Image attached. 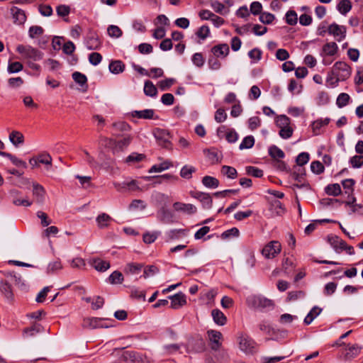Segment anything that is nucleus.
Returning a JSON list of instances; mask_svg holds the SVG:
<instances>
[{
  "label": "nucleus",
  "mask_w": 363,
  "mask_h": 363,
  "mask_svg": "<svg viewBox=\"0 0 363 363\" xmlns=\"http://www.w3.org/2000/svg\"><path fill=\"white\" fill-rule=\"evenodd\" d=\"M0 155L9 158L11 161V162L17 167H22L23 168L27 167L26 162L23 161L21 159H18V157L11 155V153L0 151Z\"/></svg>",
  "instance_id": "cd10ccee"
},
{
  "label": "nucleus",
  "mask_w": 363,
  "mask_h": 363,
  "mask_svg": "<svg viewBox=\"0 0 363 363\" xmlns=\"http://www.w3.org/2000/svg\"><path fill=\"white\" fill-rule=\"evenodd\" d=\"M92 266L99 272H105L110 268V263L101 259H93Z\"/></svg>",
  "instance_id": "c85d7f7f"
},
{
  "label": "nucleus",
  "mask_w": 363,
  "mask_h": 363,
  "mask_svg": "<svg viewBox=\"0 0 363 363\" xmlns=\"http://www.w3.org/2000/svg\"><path fill=\"white\" fill-rule=\"evenodd\" d=\"M355 184V182L352 179H347L342 182V186L345 190V194L350 195L353 192V186Z\"/></svg>",
  "instance_id": "864d4df0"
},
{
  "label": "nucleus",
  "mask_w": 363,
  "mask_h": 363,
  "mask_svg": "<svg viewBox=\"0 0 363 363\" xmlns=\"http://www.w3.org/2000/svg\"><path fill=\"white\" fill-rule=\"evenodd\" d=\"M362 347L358 344H347L345 346V352L343 354L345 360H351L357 357L362 350Z\"/></svg>",
  "instance_id": "9b49d317"
},
{
  "label": "nucleus",
  "mask_w": 363,
  "mask_h": 363,
  "mask_svg": "<svg viewBox=\"0 0 363 363\" xmlns=\"http://www.w3.org/2000/svg\"><path fill=\"white\" fill-rule=\"evenodd\" d=\"M16 51L21 55V58L26 66L35 74L39 75L41 72V67L36 62L43 58L44 53L29 45H18L16 47Z\"/></svg>",
  "instance_id": "f257e3e1"
},
{
  "label": "nucleus",
  "mask_w": 363,
  "mask_h": 363,
  "mask_svg": "<svg viewBox=\"0 0 363 363\" xmlns=\"http://www.w3.org/2000/svg\"><path fill=\"white\" fill-rule=\"evenodd\" d=\"M269 155L274 159H282L284 157V152L276 145H272L269 147Z\"/></svg>",
  "instance_id": "c03bdc74"
},
{
  "label": "nucleus",
  "mask_w": 363,
  "mask_h": 363,
  "mask_svg": "<svg viewBox=\"0 0 363 363\" xmlns=\"http://www.w3.org/2000/svg\"><path fill=\"white\" fill-rule=\"evenodd\" d=\"M213 321L218 325H224L227 322V318L219 309H213L211 311Z\"/></svg>",
  "instance_id": "5701e85b"
},
{
  "label": "nucleus",
  "mask_w": 363,
  "mask_h": 363,
  "mask_svg": "<svg viewBox=\"0 0 363 363\" xmlns=\"http://www.w3.org/2000/svg\"><path fill=\"white\" fill-rule=\"evenodd\" d=\"M62 264L60 259H57L53 262H50L46 268V272L48 274H52L56 273L57 271L62 269Z\"/></svg>",
  "instance_id": "c756f323"
},
{
  "label": "nucleus",
  "mask_w": 363,
  "mask_h": 363,
  "mask_svg": "<svg viewBox=\"0 0 363 363\" xmlns=\"http://www.w3.org/2000/svg\"><path fill=\"white\" fill-rule=\"evenodd\" d=\"M338 52V46L335 42L325 43L322 48V57H331L335 55Z\"/></svg>",
  "instance_id": "dca6fc26"
},
{
  "label": "nucleus",
  "mask_w": 363,
  "mask_h": 363,
  "mask_svg": "<svg viewBox=\"0 0 363 363\" xmlns=\"http://www.w3.org/2000/svg\"><path fill=\"white\" fill-rule=\"evenodd\" d=\"M196 172V168L191 165H184L180 171V176L184 179H190L192 174Z\"/></svg>",
  "instance_id": "a18cd8bd"
},
{
  "label": "nucleus",
  "mask_w": 363,
  "mask_h": 363,
  "mask_svg": "<svg viewBox=\"0 0 363 363\" xmlns=\"http://www.w3.org/2000/svg\"><path fill=\"white\" fill-rule=\"evenodd\" d=\"M154 135L161 146L166 148L170 146L169 134L166 130L157 128L154 132Z\"/></svg>",
  "instance_id": "9d476101"
},
{
  "label": "nucleus",
  "mask_w": 363,
  "mask_h": 363,
  "mask_svg": "<svg viewBox=\"0 0 363 363\" xmlns=\"http://www.w3.org/2000/svg\"><path fill=\"white\" fill-rule=\"evenodd\" d=\"M112 220V218L105 213L99 214L96 218L98 227L101 229L107 228Z\"/></svg>",
  "instance_id": "4be33fe9"
},
{
  "label": "nucleus",
  "mask_w": 363,
  "mask_h": 363,
  "mask_svg": "<svg viewBox=\"0 0 363 363\" xmlns=\"http://www.w3.org/2000/svg\"><path fill=\"white\" fill-rule=\"evenodd\" d=\"M0 291L8 301H12L13 299L11 285L7 281L1 282Z\"/></svg>",
  "instance_id": "412c9836"
},
{
  "label": "nucleus",
  "mask_w": 363,
  "mask_h": 363,
  "mask_svg": "<svg viewBox=\"0 0 363 363\" xmlns=\"http://www.w3.org/2000/svg\"><path fill=\"white\" fill-rule=\"evenodd\" d=\"M286 22L290 26H294L297 23L298 17L296 13L290 10L286 13Z\"/></svg>",
  "instance_id": "5fc2aeb1"
},
{
  "label": "nucleus",
  "mask_w": 363,
  "mask_h": 363,
  "mask_svg": "<svg viewBox=\"0 0 363 363\" xmlns=\"http://www.w3.org/2000/svg\"><path fill=\"white\" fill-rule=\"evenodd\" d=\"M130 116L133 118L140 119L157 120L159 118V117L155 114V110L150 108H147L141 111H133L130 113Z\"/></svg>",
  "instance_id": "f8f14e48"
},
{
  "label": "nucleus",
  "mask_w": 363,
  "mask_h": 363,
  "mask_svg": "<svg viewBox=\"0 0 363 363\" xmlns=\"http://www.w3.org/2000/svg\"><path fill=\"white\" fill-rule=\"evenodd\" d=\"M187 230L184 229H172L167 233L169 240H177L182 236L186 235Z\"/></svg>",
  "instance_id": "c9c22d12"
},
{
  "label": "nucleus",
  "mask_w": 363,
  "mask_h": 363,
  "mask_svg": "<svg viewBox=\"0 0 363 363\" xmlns=\"http://www.w3.org/2000/svg\"><path fill=\"white\" fill-rule=\"evenodd\" d=\"M171 167H172V163L169 160H166L160 164L153 165L150 169L149 172H161L164 170L169 169Z\"/></svg>",
  "instance_id": "e433bc0d"
},
{
  "label": "nucleus",
  "mask_w": 363,
  "mask_h": 363,
  "mask_svg": "<svg viewBox=\"0 0 363 363\" xmlns=\"http://www.w3.org/2000/svg\"><path fill=\"white\" fill-rule=\"evenodd\" d=\"M269 210L272 211V213L276 216H281L286 211L283 204L279 201L276 199L271 201Z\"/></svg>",
  "instance_id": "b1692460"
},
{
  "label": "nucleus",
  "mask_w": 363,
  "mask_h": 363,
  "mask_svg": "<svg viewBox=\"0 0 363 363\" xmlns=\"http://www.w3.org/2000/svg\"><path fill=\"white\" fill-rule=\"evenodd\" d=\"M23 69V65L20 62H12L11 60H9L7 71L9 74L18 73L22 71Z\"/></svg>",
  "instance_id": "79ce46f5"
},
{
  "label": "nucleus",
  "mask_w": 363,
  "mask_h": 363,
  "mask_svg": "<svg viewBox=\"0 0 363 363\" xmlns=\"http://www.w3.org/2000/svg\"><path fill=\"white\" fill-rule=\"evenodd\" d=\"M113 186L120 192L135 191L140 189L138 182L136 180L125 181L122 183L114 182Z\"/></svg>",
  "instance_id": "6e6552de"
},
{
  "label": "nucleus",
  "mask_w": 363,
  "mask_h": 363,
  "mask_svg": "<svg viewBox=\"0 0 363 363\" xmlns=\"http://www.w3.org/2000/svg\"><path fill=\"white\" fill-rule=\"evenodd\" d=\"M72 78L76 83L80 84L81 86L84 85L87 82L86 77L79 72H74L72 74Z\"/></svg>",
  "instance_id": "338daca9"
},
{
  "label": "nucleus",
  "mask_w": 363,
  "mask_h": 363,
  "mask_svg": "<svg viewBox=\"0 0 363 363\" xmlns=\"http://www.w3.org/2000/svg\"><path fill=\"white\" fill-rule=\"evenodd\" d=\"M211 6L216 13L221 15H226L228 13L229 10L221 2L215 0L211 2Z\"/></svg>",
  "instance_id": "7c9ffc66"
},
{
  "label": "nucleus",
  "mask_w": 363,
  "mask_h": 363,
  "mask_svg": "<svg viewBox=\"0 0 363 363\" xmlns=\"http://www.w3.org/2000/svg\"><path fill=\"white\" fill-rule=\"evenodd\" d=\"M171 300L170 307L173 309H179L186 304V296L182 292H179L168 297Z\"/></svg>",
  "instance_id": "ddd939ff"
},
{
  "label": "nucleus",
  "mask_w": 363,
  "mask_h": 363,
  "mask_svg": "<svg viewBox=\"0 0 363 363\" xmlns=\"http://www.w3.org/2000/svg\"><path fill=\"white\" fill-rule=\"evenodd\" d=\"M156 177L159 179L157 182L159 184L167 182H174L178 180V177L171 174H164L160 176H157Z\"/></svg>",
  "instance_id": "bf43d9fd"
},
{
  "label": "nucleus",
  "mask_w": 363,
  "mask_h": 363,
  "mask_svg": "<svg viewBox=\"0 0 363 363\" xmlns=\"http://www.w3.org/2000/svg\"><path fill=\"white\" fill-rule=\"evenodd\" d=\"M9 140L14 146L18 147L23 143L24 136L19 131L13 130L9 135Z\"/></svg>",
  "instance_id": "bb28decb"
},
{
  "label": "nucleus",
  "mask_w": 363,
  "mask_h": 363,
  "mask_svg": "<svg viewBox=\"0 0 363 363\" xmlns=\"http://www.w3.org/2000/svg\"><path fill=\"white\" fill-rule=\"evenodd\" d=\"M196 35L201 40H205L210 35V29L208 26H202L196 31Z\"/></svg>",
  "instance_id": "6e6d98bb"
},
{
  "label": "nucleus",
  "mask_w": 363,
  "mask_h": 363,
  "mask_svg": "<svg viewBox=\"0 0 363 363\" xmlns=\"http://www.w3.org/2000/svg\"><path fill=\"white\" fill-rule=\"evenodd\" d=\"M211 52L216 57H225L229 53V47L228 44L223 43L216 45L212 48Z\"/></svg>",
  "instance_id": "f3484780"
},
{
  "label": "nucleus",
  "mask_w": 363,
  "mask_h": 363,
  "mask_svg": "<svg viewBox=\"0 0 363 363\" xmlns=\"http://www.w3.org/2000/svg\"><path fill=\"white\" fill-rule=\"evenodd\" d=\"M221 173L229 179H235L238 175L237 170L234 167L227 165L222 167Z\"/></svg>",
  "instance_id": "49530a36"
},
{
  "label": "nucleus",
  "mask_w": 363,
  "mask_h": 363,
  "mask_svg": "<svg viewBox=\"0 0 363 363\" xmlns=\"http://www.w3.org/2000/svg\"><path fill=\"white\" fill-rule=\"evenodd\" d=\"M83 326L91 329L101 328V320L97 318H85L83 321Z\"/></svg>",
  "instance_id": "72a5a7b5"
},
{
  "label": "nucleus",
  "mask_w": 363,
  "mask_h": 363,
  "mask_svg": "<svg viewBox=\"0 0 363 363\" xmlns=\"http://www.w3.org/2000/svg\"><path fill=\"white\" fill-rule=\"evenodd\" d=\"M281 245L279 241L268 242L262 250V255L267 259H273L281 252Z\"/></svg>",
  "instance_id": "20e7f679"
},
{
  "label": "nucleus",
  "mask_w": 363,
  "mask_h": 363,
  "mask_svg": "<svg viewBox=\"0 0 363 363\" xmlns=\"http://www.w3.org/2000/svg\"><path fill=\"white\" fill-rule=\"evenodd\" d=\"M108 34L112 38H119L122 35V30L121 28L114 25L109 26L107 29Z\"/></svg>",
  "instance_id": "13d9d810"
},
{
  "label": "nucleus",
  "mask_w": 363,
  "mask_h": 363,
  "mask_svg": "<svg viewBox=\"0 0 363 363\" xmlns=\"http://www.w3.org/2000/svg\"><path fill=\"white\" fill-rule=\"evenodd\" d=\"M144 93L146 96L155 97L157 94V89L151 81H146L144 84Z\"/></svg>",
  "instance_id": "f704fd0d"
},
{
  "label": "nucleus",
  "mask_w": 363,
  "mask_h": 363,
  "mask_svg": "<svg viewBox=\"0 0 363 363\" xmlns=\"http://www.w3.org/2000/svg\"><path fill=\"white\" fill-rule=\"evenodd\" d=\"M160 232L146 233L143 235V241L147 244H151L155 241Z\"/></svg>",
  "instance_id": "680f3d73"
},
{
  "label": "nucleus",
  "mask_w": 363,
  "mask_h": 363,
  "mask_svg": "<svg viewBox=\"0 0 363 363\" xmlns=\"http://www.w3.org/2000/svg\"><path fill=\"white\" fill-rule=\"evenodd\" d=\"M246 302L250 308L260 311L274 308L273 301L261 295H250L247 298Z\"/></svg>",
  "instance_id": "f03ea898"
},
{
  "label": "nucleus",
  "mask_w": 363,
  "mask_h": 363,
  "mask_svg": "<svg viewBox=\"0 0 363 363\" xmlns=\"http://www.w3.org/2000/svg\"><path fill=\"white\" fill-rule=\"evenodd\" d=\"M331 71L333 74L336 75L341 81L347 79L352 73V69L350 65L343 61L336 62Z\"/></svg>",
  "instance_id": "7ed1b4c3"
},
{
  "label": "nucleus",
  "mask_w": 363,
  "mask_h": 363,
  "mask_svg": "<svg viewBox=\"0 0 363 363\" xmlns=\"http://www.w3.org/2000/svg\"><path fill=\"white\" fill-rule=\"evenodd\" d=\"M324 169L323 164L319 161H313L311 164V171L316 174L323 173L324 172Z\"/></svg>",
  "instance_id": "0e129e2a"
},
{
  "label": "nucleus",
  "mask_w": 363,
  "mask_h": 363,
  "mask_svg": "<svg viewBox=\"0 0 363 363\" xmlns=\"http://www.w3.org/2000/svg\"><path fill=\"white\" fill-rule=\"evenodd\" d=\"M248 56L254 63H257L262 58V51L258 48H254L248 52Z\"/></svg>",
  "instance_id": "052dcab7"
},
{
  "label": "nucleus",
  "mask_w": 363,
  "mask_h": 363,
  "mask_svg": "<svg viewBox=\"0 0 363 363\" xmlns=\"http://www.w3.org/2000/svg\"><path fill=\"white\" fill-rule=\"evenodd\" d=\"M33 194L35 198L36 202L42 203L45 199V191L43 186L39 184H33Z\"/></svg>",
  "instance_id": "6ab92c4d"
},
{
  "label": "nucleus",
  "mask_w": 363,
  "mask_h": 363,
  "mask_svg": "<svg viewBox=\"0 0 363 363\" xmlns=\"http://www.w3.org/2000/svg\"><path fill=\"white\" fill-rule=\"evenodd\" d=\"M350 96L346 93H341L338 95L336 104L339 108H343L349 104Z\"/></svg>",
  "instance_id": "de8ad7c7"
},
{
  "label": "nucleus",
  "mask_w": 363,
  "mask_h": 363,
  "mask_svg": "<svg viewBox=\"0 0 363 363\" xmlns=\"http://www.w3.org/2000/svg\"><path fill=\"white\" fill-rule=\"evenodd\" d=\"M107 281L111 284H119L123 281V275L118 271H114L107 279Z\"/></svg>",
  "instance_id": "a19ab883"
},
{
  "label": "nucleus",
  "mask_w": 363,
  "mask_h": 363,
  "mask_svg": "<svg viewBox=\"0 0 363 363\" xmlns=\"http://www.w3.org/2000/svg\"><path fill=\"white\" fill-rule=\"evenodd\" d=\"M133 137L127 135L123 138L119 140H111V145L113 153L123 151L128 147L132 141Z\"/></svg>",
  "instance_id": "0eeeda50"
},
{
  "label": "nucleus",
  "mask_w": 363,
  "mask_h": 363,
  "mask_svg": "<svg viewBox=\"0 0 363 363\" xmlns=\"http://www.w3.org/2000/svg\"><path fill=\"white\" fill-rule=\"evenodd\" d=\"M108 68L111 73L118 74L124 71L125 64L121 60H113L110 62Z\"/></svg>",
  "instance_id": "a878e982"
},
{
  "label": "nucleus",
  "mask_w": 363,
  "mask_h": 363,
  "mask_svg": "<svg viewBox=\"0 0 363 363\" xmlns=\"http://www.w3.org/2000/svg\"><path fill=\"white\" fill-rule=\"evenodd\" d=\"M330 122V118L318 119L312 124V129L315 135L320 134V130L322 127L326 126Z\"/></svg>",
  "instance_id": "ea45409f"
},
{
  "label": "nucleus",
  "mask_w": 363,
  "mask_h": 363,
  "mask_svg": "<svg viewBox=\"0 0 363 363\" xmlns=\"http://www.w3.org/2000/svg\"><path fill=\"white\" fill-rule=\"evenodd\" d=\"M57 14L60 17H66L70 13V6L67 5H59L56 8Z\"/></svg>",
  "instance_id": "69168bd1"
},
{
  "label": "nucleus",
  "mask_w": 363,
  "mask_h": 363,
  "mask_svg": "<svg viewBox=\"0 0 363 363\" xmlns=\"http://www.w3.org/2000/svg\"><path fill=\"white\" fill-rule=\"evenodd\" d=\"M240 235V231L237 228H232L229 230L224 231L221 234V238L223 240L229 239L231 238H238Z\"/></svg>",
  "instance_id": "3c124183"
},
{
  "label": "nucleus",
  "mask_w": 363,
  "mask_h": 363,
  "mask_svg": "<svg viewBox=\"0 0 363 363\" xmlns=\"http://www.w3.org/2000/svg\"><path fill=\"white\" fill-rule=\"evenodd\" d=\"M328 32L330 35H333L339 42L346 37V28L335 23H333L328 26Z\"/></svg>",
  "instance_id": "423d86ee"
},
{
  "label": "nucleus",
  "mask_w": 363,
  "mask_h": 363,
  "mask_svg": "<svg viewBox=\"0 0 363 363\" xmlns=\"http://www.w3.org/2000/svg\"><path fill=\"white\" fill-rule=\"evenodd\" d=\"M143 267V265L142 264L131 262L126 264L124 272L126 274H137L140 272Z\"/></svg>",
  "instance_id": "473e14b6"
},
{
  "label": "nucleus",
  "mask_w": 363,
  "mask_h": 363,
  "mask_svg": "<svg viewBox=\"0 0 363 363\" xmlns=\"http://www.w3.org/2000/svg\"><path fill=\"white\" fill-rule=\"evenodd\" d=\"M350 163L353 168H359L363 166V155H355L350 158Z\"/></svg>",
  "instance_id": "e2e57ef3"
},
{
  "label": "nucleus",
  "mask_w": 363,
  "mask_h": 363,
  "mask_svg": "<svg viewBox=\"0 0 363 363\" xmlns=\"http://www.w3.org/2000/svg\"><path fill=\"white\" fill-rule=\"evenodd\" d=\"M152 200L156 206H165L169 201V196L161 192H155L152 196Z\"/></svg>",
  "instance_id": "393cba45"
},
{
  "label": "nucleus",
  "mask_w": 363,
  "mask_h": 363,
  "mask_svg": "<svg viewBox=\"0 0 363 363\" xmlns=\"http://www.w3.org/2000/svg\"><path fill=\"white\" fill-rule=\"evenodd\" d=\"M256 259L255 253L249 251L245 255V265L248 269H252L255 266Z\"/></svg>",
  "instance_id": "603ef678"
},
{
  "label": "nucleus",
  "mask_w": 363,
  "mask_h": 363,
  "mask_svg": "<svg viewBox=\"0 0 363 363\" xmlns=\"http://www.w3.org/2000/svg\"><path fill=\"white\" fill-rule=\"evenodd\" d=\"M352 4L350 0H340L336 9L343 16H346L352 9Z\"/></svg>",
  "instance_id": "aec40b11"
},
{
  "label": "nucleus",
  "mask_w": 363,
  "mask_h": 363,
  "mask_svg": "<svg viewBox=\"0 0 363 363\" xmlns=\"http://www.w3.org/2000/svg\"><path fill=\"white\" fill-rule=\"evenodd\" d=\"M340 81H341V79H339L336 75L333 74V72L331 71L328 74L326 78V85L332 88L336 87L338 85Z\"/></svg>",
  "instance_id": "8fccbe9b"
},
{
  "label": "nucleus",
  "mask_w": 363,
  "mask_h": 363,
  "mask_svg": "<svg viewBox=\"0 0 363 363\" xmlns=\"http://www.w3.org/2000/svg\"><path fill=\"white\" fill-rule=\"evenodd\" d=\"M276 123L279 128H286L290 125V118L285 115L279 116L277 118Z\"/></svg>",
  "instance_id": "4d7b16f0"
},
{
  "label": "nucleus",
  "mask_w": 363,
  "mask_h": 363,
  "mask_svg": "<svg viewBox=\"0 0 363 363\" xmlns=\"http://www.w3.org/2000/svg\"><path fill=\"white\" fill-rule=\"evenodd\" d=\"M355 197H352L350 200L347 201L345 203L346 206L350 208L351 213H360L361 210L363 209V205L355 203Z\"/></svg>",
  "instance_id": "37998d69"
},
{
  "label": "nucleus",
  "mask_w": 363,
  "mask_h": 363,
  "mask_svg": "<svg viewBox=\"0 0 363 363\" xmlns=\"http://www.w3.org/2000/svg\"><path fill=\"white\" fill-rule=\"evenodd\" d=\"M11 12L13 15L14 23L18 25L24 23L26 20V16L24 11L17 7H12Z\"/></svg>",
  "instance_id": "a211bd4d"
},
{
  "label": "nucleus",
  "mask_w": 363,
  "mask_h": 363,
  "mask_svg": "<svg viewBox=\"0 0 363 363\" xmlns=\"http://www.w3.org/2000/svg\"><path fill=\"white\" fill-rule=\"evenodd\" d=\"M202 184L207 188L215 189L219 186V181L211 176H205L202 179Z\"/></svg>",
  "instance_id": "4c0bfd02"
},
{
  "label": "nucleus",
  "mask_w": 363,
  "mask_h": 363,
  "mask_svg": "<svg viewBox=\"0 0 363 363\" xmlns=\"http://www.w3.org/2000/svg\"><path fill=\"white\" fill-rule=\"evenodd\" d=\"M325 191L329 196H337L341 194V187L337 183L328 184L325 186Z\"/></svg>",
  "instance_id": "58836bf2"
},
{
  "label": "nucleus",
  "mask_w": 363,
  "mask_h": 363,
  "mask_svg": "<svg viewBox=\"0 0 363 363\" xmlns=\"http://www.w3.org/2000/svg\"><path fill=\"white\" fill-rule=\"evenodd\" d=\"M239 345L240 350L245 353L252 354L255 350V342L247 335L240 337Z\"/></svg>",
  "instance_id": "39448f33"
},
{
  "label": "nucleus",
  "mask_w": 363,
  "mask_h": 363,
  "mask_svg": "<svg viewBox=\"0 0 363 363\" xmlns=\"http://www.w3.org/2000/svg\"><path fill=\"white\" fill-rule=\"evenodd\" d=\"M208 340L211 344V349L214 350H217L221 345L220 342L222 334L220 332L213 330H208L207 332Z\"/></svg>",
  "instance_id": "4468645a"
},
{
  "label": "nucleus",
  "mask_w": 363,
  "mask_h": 363,
  "mask_svg": "<svg viewBox=\"0 0 363 363\" xmlns=\"http://www.w3.org/2000/svg\"><path fill=\"white\" fill-rule=\"evenodd\" d=\"M157 220L163 223L170 224L174 222V213L165 206H162L157 212Z\"/></svg>",
  "instance_id": "1a4fd4ad"
},
{
  "label": "nucleus",
  "mask_w": 363,
  "mask_h": 363,
  "mask_svg": "<svg viewBox=\"0 0 363 363\" xmlns=\"http://www.w3.org/2000/svg\"><path fill=\"white\" fill-rule=\"evenodd\" d=\"M255 144V138L252 135L246 136L243 138L242 141L240 144L239 148L240 150L249 149L253 147Z\"/></svg>",
  "instance_id": "09e8293b"
},
{
  "label": "nucleus",
  "mask_w": 363,
  "mask_h": 363,
  "mask_svg": "<svg viewBox=\"0 0 363 363\" xmlns=\"http://www.w3.org/2000/svg\"><path fill=\"white\" fill-rule=\"evenodd\" d=\"M43 33V28L39 26H33L29 28L28 35L31 38H35L37 36L42 35Z\"/></svg>",
  "instance_id": "774afa93"
},
{
  "label": "nucleus",
  "mask_w": 363,
  "mask_h": 363,
  "mask_svg": "<svg viewBox=\"0 0 363 363\" xmlns=\"http://www.w3.org/2000/svg\"><path fill=\"white\" fill-rule=\"evenodd\" d=\"M173 207L176 211L183 212L189 215L194 214L197 211L194 205L182 202L174 203Z\"/></svg>",
  "instance_id": "2eb2a0df"
},
{
  "label": "nucleus",
  "mask_w": 363,
  "mask_h": 363,
  "mask_svg": "<svg viewBox=\"0 0 363 363\" xmlns=\"http://www.w3.org/2000/svg\"><path fill=\"white\" fill-rule=\"evenodd\" d=\"M101 43L97 36L92 35L89 37L86 42V46L89 50H98L100 48Z\"/></svg>",
  "instance_id": "2f4dec72"
}]
</instances>
